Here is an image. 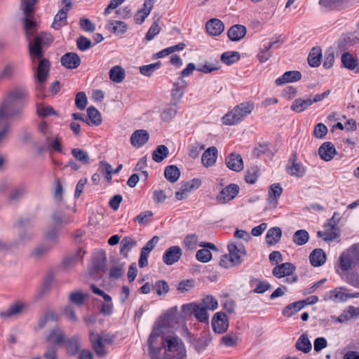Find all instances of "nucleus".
I'll return each mask as SVG.
<instances>
[{"label":"nucleus","mask_w":359,"mask_h":359,"mask_svg":"<svg viewBox=\"0 0 359 359\" xmlns=\"http://www.w3.org/2000/svg\"><path fill=\"white\" fill-rule=\"evenodd\" d=\"M162 322L154 325L148 339L151 359H184L186 349L182 340L175 334L166 335Z\"/></svg>","instance_id":"1"},{"label":"nucleus","mask_w":359,"mask_h":359,"mask_svg":"<svg viewBox=\"0 0 359 359\" xmlns=\"http://www.w3.org/2000/svg\"><path fill=\"white\" fill-rule=\"evenodd\" d=\"M27 96L28 92L25 88L8 91L0 104V119L20 118L23 112V101Z\"/></svg>","instance_id":"2"},{"label":"nucleus","mask_w":359,"mask_h":359,"mask_svg":"<svg viewBox=\"0 0 359 359\" xmlns=\"http://www.w3.org/2000/svg\"><path fill=\"white\" fill-rule=\"evenodd\" d=\"M255 105L252 102H242L235 106L230 111L222 117V123L226 126H233L240 123L245 116L254 110Z\"/></svg>","instance_id":"3"},{"label":"nucleus","mask_w":359,"mask_h":359,"mask_svg":"<svg viewBox=\"0 0 359 359\" xmlns=\"http://www.w3.org/2000/svg\"><path fill=\"white\" fill-rule=\"evenodd\" d=\"M339 266L343 271L359 266V243L352 245L341 254Z\"/></svg>","instance_id":"4"},{"label":"nucleus","mask_w":359,"mask_h":359,"mask_svg":"<svg viewBox=\"0 0 359 359\" xmlns=\"http://www.w3.org/2000/svg\"><path fill=\"white\" fill-rule=\"evenodd\" d=\"M90 339L92 343L93 348L98 357H104L107 352L105 348V344H112L115 337L108 333H102L99 334L91 332L90 334Z\"/></svg>","instance_id":"5"},{"label":"nucleus","mask_w":359,"mask_h":359,"mask_svg":"<svg viewBox=\"0 0 359 359\" xmlns=\"http://www.w3.org/2000/svg\"><path fill=\"white\" fill-rule=\"evenodd\" d=\"M50 35L44 34L36 36L33 42L29 40V51L32 61L43 59L42 47L50 41Z\"/></svg>","instance_id":"6"},{"label":"nucleus","mask_w":359,"mask_h":359,"mask_svg":"<svg viewBox=\"0 0 359 359\" xmlns=\"http://www.w3.org/2000/svg\"><path fill=\"white\" fill-rule=\"evenodd\" d=\"M182 311L187 314H193L195 318L201 323L208 321L209 316L205 308L201 304L190 303L182 306Z\"/></svg>","instance_id":"7"},{"label":"nucleus","mask_w":359,"mask_h":359,"mask_svg":"<svg viewBox=\"0 0 359 359\" xmlns=\"http://www.w3.org/2000/svg\"><path fill=\"white\" fill-rule=\"evenodd\" d=\"M230 262L233 266H236L243 262V257L246 255V250L241 243H230L228 245Z\"/></svg>","instance_id":"8"},{"label":"nucleus","mask_w":359,"mask_h":359,"mask_svg":"<svg viewBox=\"0 0 359 359\" xmlns=\"http://www.w3.org/2000/svg\"><path fill=\"white\" fill-rule=\"evenodd\" d=\"M239 189V187L235 184L226 186L217 196V202L219 204H225L233 200L238 195Z\"/></svg>","instance_id":"9"},{"label":"nucleus","mask_w":359,"mask_h":359,"mask_svg":"<svg viewBox=\"0 0 359 359\" xmlns=\"http://www.w3.org/2000/svg\"><path fill=\"white\" fill-rule=\"evenodd\" d=\"M63 3L66 4L65 6L59 10L52 24V27L55 29H59L61 27L66 25L67 23V13L72 4V2L68 0H63Z\"/></svg>","instance_id":"10"},{"label":"nucleus","mask_w":359,"mask_h":359,"mask_svg":"<svg viewBox=\"0 0 359 359\" xmlns=\"http://www.w3.org/2000/svg\"><path fill=\"white\" fill-rule=\"evenodd\" d=\"M212 330L219 334L225 332L229 327V320L222 312L216 313L212 319Z\"/></svg>","instance_id":"11"},{"label":"nucleus","mask_w":359,"mask_h":359,"mask_svg":"<svg viewBox=\"0 0 359 359\" xmlns=\"http://www.w3.org/2000/svg\"><path fill=\"white\" fill-rule=\"evenodd\" d=\"M348 290L344 287H337L325 293L323 296L325 301H332L335 303L344 302L348 299Z\"/></svg>","instance_id":"12"},{"label":"nucleus","mask_w":359,"mask_h":359,"mask_svg":"<svg viewBox=\"0 0 359 359\" xmlns=\"http://www.w3.org/2000/svg\"><path fill=\"white\" fill-rule=\"evenodd\" d=\"M50 64L47 59H41L39 60L36 68V78L40 83L38 89L42 90L43 88V83L47 80V77L50 71Z\"/></svg>","instance_id":"13"},{"label":"nucleus","mask_w":359,"mask_h":359,"mask_svg":"<svg viewBox=\"0 0 359 359\" xmlns=\"http://www.w3.org/2000/svg\"><path fill=\"white\" fill-rule=\"evenodd\" d=\"M182 255V251L179 246H171L165 251L163 261L167 265H172L180 260Z\"/></svg>","instance_id":"14"},{"label":"nucleus","mask_w":359,"mask_h":359,"mask_svg":"<svg viewBox=\"0 0 359 359\" xmlns=\"http://www.w3.org/2000/svg\"><path fill=\"white\" fill-rule=\"evenodd\" d=\"M187 87V83L183 79H179V80L173 84L171 90V97L172 102L174 105L180 102L185 93Z\"/></svg>","instance_id":"15"},{"label":"nucleus","mask_w":359,"mask_h":359,"mask_svg":"<svg viewBox=\"0 0 359 359\" xmlns=\"http://www.w3.org/2000/svg\"><path fill=\"white\" fill-rule=\"evenodd\" d=\"M227 168L235 172H240L243 169V161L241 156L237 153H231L226 158Z\"/></svg>","instance_id":"16"},{"label":"nucleus","mask_w":359,"mask_h":359,"mask_svg":"<svg viewBox=\"0 0 359 359\" xmlns=\"http://www.w3.org/2000/svg\"><path fill=\"white\" fill-rule=\"evenodd\" d=\"M60 62L67 69H74L80 65L81 59L75 53H67L61 57Z\"/></svg>","instance_id":"17"},{"label":"nucleus","mask_w":359,"mask_h":359,"mask_svg":"<svg viewBox=\"0 0 359 359\" xmlns=\"http://www.w3.org/2000/svg\"><path fill=\"white\" fill-rule=\"evenodd\" d=\"M149 133L145 130H135L130 137L131 144L136 148H140L144 145L149 140Z\"/></svg>","instance_id":"18"},{"label":"nucleus","mask_w":359,"mask_h":359,"mask_svg":"<svg viewBox=\"0 0 359 359\" xmlns=\"http://www.w3.org/2000/svg\"><path fill=\"white\" fill-rule=\"evenodd\" d=\"M282 192L283 189L280 184H273L270 186L268 198V204L269 208L273 209L276 208L278 204V198L280 196Z\"/></svg>","instance_id":"19"},{"label":"nucleus","mask_w":359,"mask_h":359,"mask_svg":"<svg viewBox=\"0 0 359 359\" xmlns=\"http://www.w3.org/2000/svg\"><path fill=\"white\" fill-rule=\"evenodd\" d=\"M294 270L295 266L294 264L285 262L274 267L272 273L275 277L280 278L292 274Z\"/></svg>","instance_id":"20"},{"label":"nucleus","mask_w":359,"mask_h":359,"mask_svg":"<svg viewBox=\"0 0 359 359\" xmlns=\"http://www.w3.org/2000/svg\"><path fill=\"white\" fill-rule=\"evenodd\" d=\"M205 29L210 35L219 36L223 32L224 25L220 20L213 18L207 22Z\"/></svg>","instance_id":"21"},{"label":"nucleus","mask_w":359,"mask_h":359,"mask_svg":"<svg viewBox=\"0 0 359 359\" xmlns=\"http://www.w3.org/2000/svg\"><path fill=\"white\" fill-rule=\"evenodd\" d=\"M318 154L323 160L329 161L333 158L337 151L334 146L331 142H326L319 147Z\"/></svg>","instance_id":"22"},{"label":"nucleus","mask_w":359,"mask_h":359,"mask_svg":"<svg viewBox=\"0 0 359 359\" xmlns=\"http://www.w3.org/2000/svg\"><path fill=\"white\" fill-rule=\"evenodd\" d=\"M302 79V74L299 71H288L285 72L282 76L276 79V84L281 86L291 82L298 81Z\"/></svg>","instance_id":"23"},{"label":"nucleus","mask_w":359,"mask_h":359,"mask_svg":"<svg viewBox=\"0 0 359 359\" xmlns=\"http://www.w3.org/2000/svg\"><path fill=\"white\" fill-rule=\"evenodd\" d=\"M247 32L246 27L242 25H235L228 30L227 35L232 41L241 40L245 36Z\"/></svg>","instance_id":"24"},{"label":"nucleus","mask_w":359,"mask_h":359,"mask_svg":"<svg viewBox=\"0 0 359 359\" xmlns=\"http://www.w3.org/2000/svg\"><path fill=\"white\" fill-rule=\"evenodd\" d=\"M217 149L215 147H210L206 149L201 157V161L205 167L213 165L217 158Z\"/></svg>","instance_id":"25"},{"label":"nucleus","mask_w":359,"mask_h":359,"mask_svg":"<svg viewBox=\"0 0 359 359\" xmlns=\"http://www.w3.org/2000/svg\"><path fill=\"white\" fill-rule=\"evenodd\" d=\"M287 172L292 176L302 177L305 172L304 167L296 162V154H293L287 167Z\"/></svg>","instance_id":"26"},{"label":"nucleus","mask_w":359,"mask_h":359,"mask_svg":"<svg viewBox=\"0 0 359 359\" xmlns=\"http://www.w3.org/2000/svg\"><path fill=\"white\" fill-rule=\"evenodd\" d=\"M326 255L323 250L316 248L313 250L309 255L311 264L314 267L320 266L326 262Z\"/></svg>","instance_id":"27"},{"label":"nucleus","mask_w":359,"mask_h":359,"mask_svg":"<svg viewBox=\"0 0 359 359\" xmlns=\"http://www.w3.org/2000/svg\"><path fill=\"white\" fill-rule=\"evenodd\" d=\"M109 79L115 83H121L126 77L125 69L120 65L111 68L109 72Z\"/></svg>","instance_id":"28"},{"label":"nucleus","mask_w":359,"mask_h":359,"mask_svg":"<svg viewBox=\"0 0 359 359\" xmlns=\"http://www.w3.org/2000/svg\"><path fill=\"white\" fill-rule=\"evenodd\" d=\"M282 236V230L279 227L271 228L266 236L267 244L273 245L278 243Z\"/></svg>","instance_id":"29"},{"label":"nucleus","mask_w":359,"mask_h":359,"mask_svg":"<svg viewBox=\"0 0 359 359\" xmlns=\"http://www.w3.org/2000/svg\"><path fill=\"white\" fill-rule=\"evenodd\" d=\"M312 104L311 98L303 100L301 98L296 99L291 104V109L297 113H300L306 110Z\"/></svg>","instance_id":"30"},{"label":"nucleus","mask_w":359,"mask_h":359,"mask_svg":"<svg viewBox=\"0 0 359 359\" xmlns=\"http://www.w3.org/2000/svg\"><path fill=\"white\" fill-rule=\"evenodd\" d=\"M321 57V49L319 47L313 48L308 56L309 65L313 67H318L320 65Z\"/></svg>","instance_id":"31"},{"label":"nucleus","mask_w":359,"mask_h":359,"mask_svg":"<svg viewBox=\"0 0 359 359\" xmlns=\"http://www.w3.org/2000/svg\"><path fill=\"white\" fill-rule=\"evenodd\" d=\"M358 317H359V308L350 306L338 317V321L345 323L352 318H356Z\"/></svg>","instance_id":"32"},{"label":"nucleus","mask_w":359,"mask_h":359,"mask_svg":"<svg viewBox=\"0 0 359 359\" xmlns=\"http://www.w3.org/2000/svg\"><path fill=\"white\" fill-rule=\"evenodd\" d=\"M306 301H299L290 304H288L283 310V314L287 317H291L292 315L297 313L305 306Z\"/></svg>","instance_id":"33"},{"label":"nucleus","mask_w":359,"mask_h":359,"mask_svg":"<svg viewBox=\"0 0 359 359\" xmlns=\"http://www.w3.org/2000/svg\"><path fill=\"white\" fill-rule=\"evenodd\" d=\"M51 248L52 245L48 243L39 245L32 250L31 256L36 259H41L48 254Z\"/></svg>","instance_id":"34"},{"label":"nucleus","mask_w":359,"mask_h":359,"mask_svg":"<svg viewBox=\"0 0 359 359\" xmlns=\"http://www.w3.org/2000/svg\"><path fill=\"white\" fill-rule=\"evenodd\" d=\"M340 274L341 279L348 285L359 289V273L355 271H351Z\"/></svg>","instance_id":"35"},{"label":"nucleus","mask_w":359,"mask_h":359,"mask_svg":"<svg viewBox=\"0 0 359 359\" xmlns=\"http://www.w3.org/2000/svg\"><path fill=\"white\" fill-rule=\"evenodd\" d=\"M107 28L115 34H122L127 31L128 27L123 21L110 20L107 25Z\"/></svg>","instance_id":"36"},{"label":"nucleus","mask_w":359,"mask_h":359,"mask_svg":"<svg viewBox=\"0 0 359 359\" xmlns=\"http://www.w3.org/2000/svg\"><path fill=\"white\" fill-rule=\"evenodd\" d=\"M136 245L137 241L132 237H124L121 241V253L127 257L128 252Z\"/></svg>","instance_id":"37"},{"label":"nucleus","mask_w":359,"mask_h":359,"mask_svg":"<svg viewBox=\"0 0 359 359\" xmlns=\"http://www.w3.org/2000/svg\"><path fill=\"white\" fill-rule=\"evenodd\" d=\"M295 347L297 350L304 353H308L311 350V343L306 334H302L297 339Z\"/></svg>","instance_id":"38"},{"label":"nucleus","mask_w":359,"mask_h":359,"mask_svg":"<svg viewBox=\"0 0 359 359\" xmlns=\"http://www.w3.org/2000/svg\"><path fill=\"white\" fill-rule=\"evenodd\" d=\"M65 336L62 330L59 328H54L50 332L47 337V341L60 345L65 341Z\"/></svg>","instance_id":"39"},{"label":"nucleus","mask_w":359,"mask_h":359,"mask_svg":"<svg viewBox=\"0 0 359 359\" xmlns=\"http://www.w3.org/2000/svg\"><path fill=\"white\" fill-rule=\"evenodd\" d=\"M169 154L168 149L165 145H158L152 153V158L155 162L160 163L165 159Z\"/></svg>","instance_id":"40"},{"label":"nucleus","mask_w":359,"mask_h":359,"mask_svg":"<svg viewBox=\"0 0 359 359\" xmlns=\"http://www.w3.org/2000/svg\"><path fill=\"white\" fill-rule=\"evenodd\" d=\"M164 175L168 181L175 182L179 179L180 171L176 165H172L165 168Z\"/></svg>","instance_id":"41"},{"label":"nucleus","mask_w":359,"mask_h":359,"mask_svg":"<svg viewBox=\"0 0 359 359\" xmlns=\"http://www.w3.org/2000/svg\"><path fill=\"white\" fill-rule=\"evenodd\" d=\"M240 53L237 51H227L222 54L221 60L227 65H232L240 60Z\"/></svg>","instance_id":"42"},{"label":"nucleus","mask_w":359,"mask_h":359,"mask_svg":"<svg viewBox=\"0 0 359 359\" xmlns=\"http://www.w3.org/2000/svg\"><path fill=\"white\" fill-rule=\"evenodd\" d=\"M292 239L296 245H303L309 241V234L306 230L299 229L294 233Z\"/></svg>","instance_id":"43"},{"label":"nucleus","mask_w":359,"mask_h":359,"mask_svg":"<svg viewBox=\"0 0 359 359\" xmlns=\"http://www.w3.org/2000/svg\"><path fill=\"white\" fill-rule=\"evenodd\" d=\"M198 243V236L196 233H190L185 236L183 241L184 248L187 250H195Z\"/></svg>","instance_id":"44"},{"label":"nucleus","mask_w":359,"mask_h":359,"mask_svg":"<svg viewBox=\"0 0 359 359\" xmlns=\"http://www.w3.org/2000/svg\"><path fill=\"white\" fill-rule=\"evenodd\" d=\"M26 304L22 302H17L12 304L8 310L1 314V316L10 317L14 315L21 313L25 309Z\"/></svg>","instance_id":"45"},{"label":"nucleus","mask_w":359,"mask_h":359,"mask_svg":"<svg viewBox=\"0 0 359 359\" xmlns=\"http://www.w3.org/2000/svg\"><path fill=\"white\" fill-rule=\"evenodd\" d=\"M88 297L87 294H84L81 291H75L69 294V302L77 305L81 306L83 304L86 298Z\"/></svg>","instance_id":"46"},{"label":"nucleus","mask_w":359,"mask_h":359,"mask_svg":"<svg viewBox=\"0 0 359 359\" xmlns=\"http://www.w3.org/2000/svg\"><path fill=\"white\" fill-rule=\"evenodd\" d=\"M343 65L349 69H354L358 65V60L348 53H345L341 56Z\"/></svg>","instance_id":"47"},{"label":"nucleus","mask_w":359,"mask_h":359,"mask_svg":"<svg viewBox=\"0 0 359 359\" xmlns=\"http://www.w3.org/2000/svg\"><path fill=\"white\" fill-rule=\"evenodd\" d=\"M154 213L151 210H147L140 212L134 218V221L138 222L140 225H147L152 220Z\"/></svg>","instance_id":"48"},{"label":"nucleus","mask_w":359,"mask_h":359,"mask_svg":"<svg viewBox=\"0 0 359 359\" xmlns=\"http://www.w3.org/2000/svg\"><path fill=\"white\" fill-rule=\"evenodd\" d=\"M37 131L46 138V141H49V138L53 135L50 126L43 120L38 124Z\"/></svg>","instance_id":"49"},{"label":"nucleus","mask_w":359,"mask_h":359,"mask_svg":"<svg viewBox=\"0 0 359 359\" xmlns=\"http://www.w3.org/2000/svg\"><path fill=\"white\" fill-rule=\"evenodd\" d=\"M161 66V62H156L147 65H143L140 67V72L146 76H150L156 70Z\"/></svg>","instance_id":"50"},{"label":"nucleus","mask_w":359,"mask_h":359,"mask_svg":"<svg viewBox=\"0 0 359 359\" xmlns=\"http://www.w3.org/2000/svg\"><path fill=\"white\" fill-rule=\"evenodd\" d=\"M87 113L93 124L98 126L102 123L101 114L96 108L90 107L87 110Z\"/></svg>","instance_id":"51"},{"label":"nucleus","mask_w":359,"mask_h":359,"mask_svg":"<svg viewBox=\"0 0 359 359\" xmlns=\"http://www.w3.org/2000/svg\"><path fill=\"white\" fill-rule=\"evenodd\" d=\"M72 156L78 161L81 162L83 164H88L89 163V156L87 152L81 149H73L72 150Z\"/></svg>","instance_id":"52"},{"label":"nucleus","mask_w":359,"mask_h":359,"mask_svg":"<svg viewBox=\"0 0 359 359\" xmlns=\"http://www.w3.org/2000/svg\"><path fill=\"white\" fill-rule=\"evenodd\" d=\"M259 169L257 165H252L247 170L245 175V181L250 184H254L259 176Z\"/></svg>","instance_id":"53"},{"label":"nucleus","mask_w":359,"mask_h":359,"mask_svg":"<svg viewBox=\"0 0 359 359\" xmlns=\"http://www.w3.org/2000/svg\"><path fill=\"white\" fill-rule=\"evenodd\" d=\"M274 43L275 42H271L267 45H264V48L259 52L257 54V57L260 62H265L270 58L271 54L269 50Z\"/></svg>","instance_id":"54"},{"label":"nucleus","mask_w":359,"mask_h":359,"mask_svg":"<svg viewBox=\"0 0 359 359\" xmlns=\"http://www.w3.org/2000/svg\"><path fill=\"white\" fill-rule=\"evenodd\" d=\"M160 32L161 27L159 26V20H157L152 23L147 33L146 34V40H152L156 35H158L160 33Z\"/></svg>","instance_id":"55"},{"label":"nucleus","mask_w":359,"mask_h":359,"mask_svg":"<svg viewBox=\"0 0 359 359\" xmlns=\"http://www.w3.org/2000/svg\"><path fill=\"white\" fill-rule=\"evenodd\" d=\"M154 287L159 296L165 295L170 290L168 283L163 280L156 281Z\"/></svg>","instance_id":"56"},{"label":"nucleus","mask_w":359,"mask_h":359,"mask_svg":"<svg viewBox=\"0 0 359 359\" xmlns=\"http://www.w3.org/2000/svg\"><path fill=\"white\" fill-rule=\"evenodd\" d=\"M27 193L25 187L20 186L13 189L9 194V199L11 201H16L23 197Z\"/></svg>","instance_id":"57"},{"label":"nucleus","mask_w":359,"mask_h":359,"mask_svg":"<svg viewBox=\"0 0 359 359\" xmlns=\"http://www.w3.org/2000/svg\"><path fill=\"white\" fill-rule=\"evenodd\" d=\"M201 304L206 308L207 310L214 311L218 307V302L212 296H206L204 297Z\"/></svg>","instance_id":"58"},{"label":"nucleus","mask_w":359,"mask_h":359,"mask_svg":"<svg viewBox=\"0 0 359 359\" xmlns=\"http://www.w3.org/2000/svg\"><path fill=\"white\" fill-rule=\"evenodd\" d=\"M29 17L30 16H27L22 19L25 29L29 40L30 39V37H32L34 34V29L36 25L35 22L31 20Z\"/></svg>","instance_id":"59"},{"label":"nucleus","mask_w":359,"mask_h":359,"mask_svg":"<svg viewBox=\"0 0 359 359\" xmlns=\"http://www.w3.org/2000/svg\"><path fill=\"white\" fill-rule=\"evenodd\" d=\"M53 220L55 225L66 224L72 221V219L63 212H57L53 215Z\"/></svg>","instance_id":"60"},{"label":"nucleus","mask_w":359,"mask_h":359,"mask_svg":"<svg viewBox=\"0 0 359 359\" xmlns=\"http://www.w3.org/2000/svg\"><path fill=\"white\" fill-rule=\"evenodd\" d=\"M196 257L201 262L207 263L212 259L211 252L206 248L201 249L197 251Z\"/></svg>","instance_id":"61"},{"label":"nucleus","mask_w":359,"mask_h":359,"mask_svg":"<svg viewBox=\"0 0 359 359\" xmlns=\"http://www.w3.org/2000/svg\"><path fill=\"white\" fill-rule=\"evenodd\" d=\"M327 133V128L326 126L322 123H319L316 125L313 130V135L315 137L318 139H322L325 137V136Z\"/></svg>","instance_id":"62"},{"label":"nucleus","mask_w":359,"mask_h":359,"mask_svg":"<svg viewBox=\"0 0 359 359\" xmlns=\"http://www.w3.org/2000/svg\"><path fill=\"white\" fill-rule=\"evenodd\" d=\"M177 114V110L172 106L165 108L161 113V119L164 121H169Z\"/></svg>","instance_id":"63"},{"label":"nucleus","mask_w":359,"mask_h":359,"mask_svg":"<svg viewBox=\"0 0 359 359\" xmlns=\"http://www.w3.org/2000/svg\"><path fill=\"white\" fill-rule=\"evenodd\" d=\"M222 342L226 346H234L238 342V337L234 333H229L222 338Z\"/></svg>","instance_id":"64"}]
</instances>
